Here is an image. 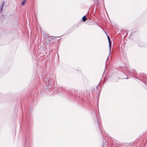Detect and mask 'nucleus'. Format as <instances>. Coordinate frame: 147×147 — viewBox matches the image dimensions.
Wrapping results in <instances>:
<instances>
[{"mask_svg":"<svg viewBox=\"0 0 147 147\" xmlns=\"http://www.w3.org/2000/svg\"><path fill=\"white\" fill-rule=\"evenodd\" d=\"M107 38L108 40V41L109 42V54H110L111 52V40L109 36H107Z\"/></svg>","mask_w":147,"mask_h":147,"instance_id":"f257e3e1","label":"nucleus"},{"mask_svg":"<svg viewBox=\"0 0 147 147\" xmlns=\"http://www.w3.org/2000/svg\"><path fill=\"white\" fill-rule=\"evenodd\" d=\"M4 2H3L1 4V5L0 8V12H2V10L4 6Z\"/></svg>","mask_w":147,"mask_h":147,"instance_id":"f03ea898","label":"nucleus"},{"mask_svg":"<svg viewBox=\"0 0 147 147\" xmlns=\"http://www.w3.org/2000/svg\"><path fill=\"white\" fill-rule=\"evenodd\" d=\"M87 19L86 17L85 16H84L82 18V21L83 22H84V21H85L87 20Z\"/></svg>","mask_w":147,"mask_h":147,"instance_id":"7ed1b4c3","label":"nucleus"},{"mask_svg":"<svg viewBox=\"0 0 147 147\" xmlns=\"http://www.w3.org/2000/svg\"><path fill=\"white\" fill-rule=\"evenodd\" d=\"M26 0H24L23 1L22 3V5H24L26 4Z\"/></svg>","mask_w":147,"mask_h":147,"instance_id":"20e7f679","label":"nucleus"},{"mask_svg":"<svg viewBox=\"0 0 147 147\" xmlns=\"http://www.w3.org/2000/svg\"><path fill=\"white\" fill-rule=\"evenodd\" d=\"M46 36H47V34H46Z\"/></svg>","mask_w":147,"mask_h":147,"instance_id":"39448f33","label":"nucleus"}]
</instances>
